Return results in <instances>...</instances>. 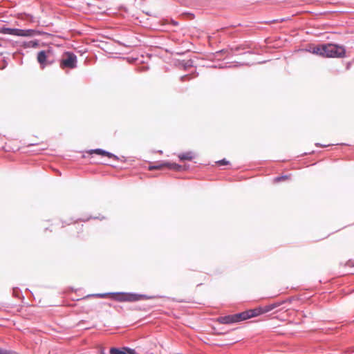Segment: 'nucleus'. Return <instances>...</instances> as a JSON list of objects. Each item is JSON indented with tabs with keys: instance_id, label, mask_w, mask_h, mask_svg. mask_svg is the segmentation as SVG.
Instances as JSON below:
<instances>
[{
	"instance_id": "nucleus-12",
	"label": "nucleus",
	"mask_w": 354,
	"mask_h": 354,
	"mask_svg": "<svg viewBox=\"0 0 354 354\" xmlns=\"http://www.w3.org/2000/svg\"><path fill=\"white\" fill-rule=\"evenodd\" d=\"M110 354H127L124 351H120L118 348H112L110 350Z\"/></svg>"
},
{
	"instance_id": "nucleus-17",
	"label": "nucleus",
	"mask_w": 354,
	"mask_h": 354,
	"mask_svg": "<svg viewBox=\"0 0 354 354\" xmlns=\"http://www.w3.org/2000/svg\"><path fill=\"white\" fill-rule=\"evenodd\" d=\"M37 45H38L37 42V41H34V42H32V46L36 47V46H37Z\"/></svg>"
},
{
	"instance_id": "nucleus-19",
	"label": "nucleus",
	"mask_w": 354,
	"mask_h": 354,
	"mask_svg": "<svg viewBox=\"0 0 354 354\" xmlns=\"http://www.w3.org/2000/svg\"><path fill=\"white\" fill-rule=\"evenodd\" d=\"M64 223H65V224H67V225H69L68 223H66V222H63V225H62V227H64Z\"/></svg>"
},
{
	"instance_id": "nucleus-2",
	"label": "nucleus",
	"mask_w": 354,
	"mask_h": 354,
	"mask_svg": "<svg viewBox=\"0 0 354 354\" xmlns=\"http://www.w3.org/2000/svg\"><path fill=\"white\" fill-rule=\"evenodd\" d=\"M313 53L323 57H341L345 54V49L340 46L328 44L315 46Z\"/></svg>"
},
{
	"instance_id": "nucleus-10",
	"label": "nucleus",
	"mask_w": 354,
	"mask_h": 354,
	"mask_svg": "<svg viewBox=\"0 0 354 354\" xmlns=\"http://www.w3.org/2000/svg\"><path fill=\"white\" fill-rule=\"evenodd\" d=\"M234 316L235 323L250 319V315H248L247 310L240 313L234 314Z\"/></svg>"
},
{
	"instance_id": "nucleus-15",
	"label": "nucleus",
	"mask_w": 354,
	"mask_h": 354,
	"mask_svg": "<svg viewBox=\"0 0 354 354\" xmlns=\"http://www.w3.org/2000/svg\"><path fill=\"white\" fill-rule=\"evenodd\" d=\"M8 351L0 349V354H7Z\"/></svg>"
},
{
	"instance_id": "nucleus-16",
	"label": "nucleus",
	"mask_w": 354,
	"mask_h": 354,
	"mask_svg": "<svg viewBox=\"0 0 354 354\" xmlns=\"http://www.w3.org/2000/svg\"><path fill=\"white\" fill-rule=\"evenodd\" d=\"M129 354H139L136 351L134 350H130L129 351Z\"/></svg>"
},
{
	"instance_id": "nucleus-3",
	"label": "nucleus",
	"mask_w": 354,
	"mask_h": 354,
	"mask_svg": "<svg viewBox=\"0 0 354 354\" xmlns=\"http://www.w3.org/2000/svg\"><path fill=\"white\" fill-rule=\"evenodd\" d=\"M77 56L71 52L63 53L59 62V66L62 69H73L77 66Z\"/></svg>"
},
{
	"instance_id": "nucleus-7",
	"label": "nucleus",
	"mask_w": 354,
	"mask_h": 354,
	"mask_svg": "<svg viewBox=\"0 0 354 354\" xmlns=\"http://www.w3.org/2000/svg\"><path fill=\"white\" fill-rule=\"evenodd\" d=\"M168 168L169 169L174 170V171H180L182 169L183 167L180 165H178L174 162H157L153 165L149 166V170H154V169H162L163 168Z\"/></svg>"
},
{
	"instance_id": "nucleus-8",
	"label": "nucleus",
	"mask_w": 354,
	"mask_h": 354,
	"mask_svg": "<svg viewBox=\"0 0 354 354\" xmlns=\"http://www.w3.org/2000/svg\"><path fill=\"white\" fill-rule=\"evenodd\" d=\"M217 322L222 324H230L235 323L234 315H230L217 318Z\"/></svg>"
},
{
	"instance_id": "nucleus-6",
	"label": "nucleus",
	"mask_w": 354,
	"mask_h": 354,
	"mask_svg": "<svg viewBox=\"0 0 354 354\" xmlns=\"http://www.w3.org/2000/svg\"><path fill=\"white\" fill-rule=\"evenodd\" d=\"M33 30H21L17 28H0V33L8 34L21 37H30L34 35Z\"/></svg>"
},
{
	"instance_id": "nucleus-13",
	"label": "nucleus",
	"mask_w": 354,
	"mask_h": 354,
	"mask_svg": "<svg viewBox=\"0 0 354 354\" xmlns=\"http://www.w3.org/2000/svg\"><path fill=\"white\" fill-rule=\"evenodd\" d=\"M83 225H75V230H76V232L77 234L80 233V232H83Z\"/></svg>"
},
{
	"instance_id": "nucleus-1",
	"label": "nucleus",
	"mask_w": 354,
	"mask_h": 354,
	"mask_svg": "<svg viewBox=\"0 0 354 354\" xmlns=\"http://www.w3.org/2000/svg\"><path fill=\"white\" fill-rule=\"evenodd\" d=\"M98 296L101 298L109 297L111 299L119 302H135L140 300L152 299L157 297L156 296H148L147 295L131 292H112L100 294Z\"/></svg>"
},
{
	"instance_id": "nucleus-4",
	"label": "nucleus",
	"mask_w": 354,
	"mask_h": 354,
	"mask_svg": "<svg viewBox=\"0 0 354 354\" xmlns=\"http://www.w3.org/2000/svg\"><path fill=\"white\" fill-rule=\"evenodd\" d=\"M285 301H280V302H274L264 306L258 307L254 309H250L247 310L248 315H250V318L257 317L260 315L268 313L274 308L280 306L282 304H283Z\"/></svg>"
},
{
	"instance_id": "nucleus-14",
	"label": "nucleus",
	"mask_w": 354,
	"mask_h": 354,
	"mask_svg": "<svg viewBox=\"0 0 354 354\" xmlns=\"http://www.w3.org/2000/svg\"><path fill=\"white\" fill-rule=\"evenodd\" d=\"M216 164L219 166H222V165H227L229 164V162L227 161L225 159H223V160H219V161H217L216 162Z\"/></svg>"
},
{
	"instance_id": "nucleus-9",
	"label": "nucleus",
	"mask_w": 354,
	"mask_h": 354,
	"mask_svg": "<svg viewBox=\"0 0 354 354\" xmlns=\"http://www.w3.org/2000/svg\"><path fill=\"white\" fill-rule=\"evenodd\" d=\"M88 153L89 154L96 153V154L102 156H106L109 158H115V156H114L113 154H112L108 151H106L104 150L100 149H92V150L88 151Z\"/></svg>"
},
{
	"instance_id": "nucleus-11",
	"label": "nucleus",
	"mask_w": 354,
	"mask_h": 354,
	"mask_svg": "<svg viewBox=\"0 0 354 354\" xmlns=\"http://www.w3.org/2000/svg\"><path fill=\"white\" fill-rule=\"evenodd\" d=\"M178 156L180 160H192L194 158V154L192 151H187L180 153Z\"/></svg>"
},
{
	"instance_id": "nucleus-5",
	"label": "nucleus",
	"mask_w": 354,
	"mask_h": 354,
	"mask_svg": "<svg viewBox=\"0 0 354 354\" xmlns=\"http://www.w3.org/2000/svg\"><path fill=\"white\" fill-rule=\"evenodd\" d=\"M52 56L53 50L51 49L41 50L37 53V60L41 68H44L46 66L50 65L54 62V60L51 59Z\"/></svg>"
},
{
	"instance_id": "nucleus-18",
	"label": "nucleus",
	"mask_w": 354,
	"mask_h": 354,
	"mask_svg": "<svg viewBox=\"0 0 354 354\" xmlns=\"http://www.w3.org/2000/svg\"><path fill=\"white\" fill-rule=\"evenodd\" d=\"M7 354H17V353L15 352L8 351Z\"/></svg>"
}]
</instances>
